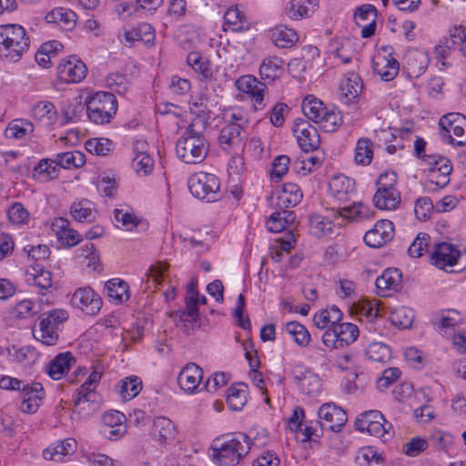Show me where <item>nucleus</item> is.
<instances>
[{"instance_id": "f257e3e1", "label": "nucleus", "mask_w": 466, "mask_h": 466, "mask_svg": "<svg viewBox=\"0 0 466 466\" xmlns=\"http://www.w3.org/2000/svg\"><path fill=\"white\" fill-rule=\"evenodd\" d=\"M207 119L204 116H197L186 128L176 144L177 157L186 164L201 163L208 152V142L204 136Z\"/></svg>"}, {"instance_id": "f03ea898", "label": "nucleus", "mask_w": 466, "mask_h": 466, "mask_svg": "<svg viewBox=\"0 0 466 466\" xmlns=\"http://www.w3.org/2000/svg\"><path fill=\"white\" fill-rule=\"evenodd\" d=\"M251 440L242 432L229 433L214 440L212 460L220 466L238 464L250 451Z\"/></svg>"}, {"instance_id": "7ed1b4c3", "label": "nucleus", "mask_w": 466, "mask_h": 466, "mask_svg": "<svg viewBox=\"0 0 466 466\" xmlns=\"http://www.w3.org/2000/svg\"><path fill=\"white\" fill-rule=\"evenodd\" d=\"M30 39L17 24L0 25V59L17 62L28 51Z\"/></svg>"}, {"instance_id": "20e7f679", "label": "nucleus", "mask_w": 466, "mask_h": 466, "mask_svg": "<svg viewBox=\"0 0 466 466\" xmlns=\"http://www.w3.org/2000/svg\"><path fill=\"white\" fill-rule=\"evenodd\" d=\"M86 114L90 121L104 125L111 121L117 110L116 96L109 92H96L86 100Z\"/></svg>"}, {"instance_id": "39448f33", "label": "nucleus", "mask_w": 466, "mask_h": 466, "mask_svg": "<svg viewBox=\"0 0 466 466\" xmlns=\"http://www.w3.org/2000/svg\"><path fill=\"white\" fill-rule=\"evenodd\" d=\"M68 319V314L64 309H52L42 313L39 317L38 339L46 346H53L58 340V329Z\"/></svg>"}, {"instance_id": "423d86ee", "label": "nucleus", "mask_w": 466, "mask_h": 466, "mask_svg": "<svg viewBox=\"0 0 466 466\" xmlns=\"http://www.w3.org/2000/svg\"><path fill=\"white\" fill-rule=\"evenodd\" d=\"M441 137L459 147L466 145V116L460 113H449L439 121Z\"/></svg>"}, {"instance_id": "0eeeda50", "label": "nucleus", "mask_w": 466, "mask_h": 466, "mask_svg": "<svg viewBox=\"0 0 466 466\" xmlns=\"http://www.w3.org/2000/svg\"><path fill=\"white\" fill-rule=\"evenodd\" d=\"M187 186L194 197L208 202L215 201L219 190V180L213 174L198 172L189 177Z\"/></svg>"}, {"instance_id": "6e6552de", "label": "nucleus", "mask_w": 466, "mask_h": 466, "mask_svg": "<svg viewBox=\"0 0 466 466\" xmlns=\"http://www.w3.org/2000/svg\"><path fill=\"white\" fill-rule=\"evenodd\" d=\"M235 86L239 92L248 96L255 110H262L266 106L265 83L252 75H245L236 80Z\"/></svg>"}, {"instance_id": "1a4fd4ad", "label": "nucleus", "mask_w": 466, "mask_h": 466, "mask_svg": "<svg viewBox=\"0 0 466 466\" xmlns=\"http://www.w3.org/2000/svg\"><path fill=\"white\" fill-rule=\"evenodd\" d=\"M319 427L334 432L341 431L348 420L347 413L333 403L322 404L319 409Z\"/></svg>"}, {"instance_id": "9d476101", "label": "nucleus", "mask_w": 466, "mask_h": 466, "mask_svg": "<svg viewBox=\"0 0 466 466\" xmlns=\"http://www.w3.org/2000/svg\"><path fill=\"white\" fill-rule=\"evenodd\" d=\"M71 305L86 315H96L102 306L100 296L90 287L77 289L71 298Z\"/></svg>"}, {"instance_id": "9b49d317", "label": "nucleus", "mask_w": 466, "mask_h": 466, "mask_svg": "<svg viewBox=\"0 0 466 466\" xmlns=\"http://www.w3.org/2000/svg\"><path fill=\"white\" fill-rule=\"evenodd\" d=\"M126 420L118 410L106 411L101 418L100 432L108 440L116 441L127 432Z\"/></svg>"}, {"instance_id": "f8f14e48", "label": "nucleus", "mask_w": 466, "mask_h": 466, "mask_svg": "<svg viewBox=\"0 0 466 466\" xmlns=\"http://www.w3.org/2000/svg\"><path fill=\"white\" fill-rule=\"evenodd\" d=\"M87 67L76 56L62 59L57 66V76L65 83H79L86 76Z\"/></svg>"}, {"instance_id": "ddd939ff", "label": "nucleus", "mask_w": 466, "mask_h": 466, "mask_svg": "<svg viewBox=\"0 0 466 466\" xmlns=\"http://www.w3.org/2000/svg\"><path fill=\"white\" fill-rule=\"evenodd\" d=\"M293 132L297 137L298 144L303 152L315 151L320 145V137L315 127L309 121L299 119L294 127Z\"/></svg>"}, {"instance_id": "4468645a", "label": "nucleus", "mask_w": 466, "mask_h": 466, "mask_svg": "<svg viewBox=\"0 0 466 466\" xmlns=\"http://www.w3.org/2000/svg\"><path fill=\"white\" fill-rule=\"evenodd\" d=\"M20 391L22 396L20 410L27 414L35 413L46 395L43 385L36 381L25 382Z\"/></svg>"}, {"instance_id": "2eb2a0df", "label": "nucleus", "mask_w": 466, "mask_h": 466, "mask_svg": "<svg viewBox=\"0 0 466 466\" xmlns=\"http://www.w3.org/2000/svg\"><path fill=\"white\" fill-rule=\"evenodd\" d=\"M384 53H378L372 62L374 73L379 75L383 81L394 79L400 70L399 62L388 52L387 47H383Z\"/></svg>"}, {"instance_id": "dca6fc26", "label": "nucleus", "mask_w": 466, "mask_h": 466, "mask_svg": "<svg viewBox=\"0 0 466 466\" xmlns=\"http://www.w3.org/2000/svg\"><path fill=\"white\" fill-rule=\"evenodd\" d=\"M394 236V228L391 221L382 219L378 221L373 228L364 235V242L370 248H380L390 241Z\"/></svg>"}, {"instance_id": "f3484780", "label": "nucleus", "mask_w": 466, "mask_h": 466, "mask_svg": "<svg viewBox=\"0 0 466 466\" xmlns=\"http://www.w3.org/2000/svg\"><path fill=\"white\" fill-rule=\"evenodd\" d=\"M429 165L432 166L430 175L431 183L441 188L445 187L450 182V175L452 171L451 161L441 156L430 157Z\"/></svg>"}, {"instance_id": "a211bd4d", "label": "nucleus", "mask_w": 466, "mask_h": 466, "mask_svg": "<svg viewBox=\"0 0 466 466\" xmlns=\"http://www.w3.org/2000/svg\"><path fill=\"white\" fill-rule=\"evenodd\" d=\"M25 281L30 286H35L40 292L46 291L52 287V273L44 267L35 262L25 270Z\"/></svg>"}, {"instance_id": "6ab92c4d", "label": "nucleus", "mask_w": 466, "mask_h": 466, "mask_svg": "<svg viewBox=\"0 0 466 466\" xmlns=\"http://www.w3.org/2000/svg\"><path fill=\"white\" fill-rule=\"evenodd\" d=\"M459 257L460 252L453 245L442 242L436 245L431 254V261L437 268L444 269L446 267L454 266Z\"/></svg>"}, {"instance_id": "aec40b11", "label": "nucleus", "mask_w": 466, "mask_h": 466, "mask_svg": "<svg viewBox=\"0 0 466 466\" xmlns=\"http://www.w3.org/2000/svg\"><path fill=\"white\" fill-rule=\"evenodd\" d=\"M202 377V369L195 363H188L180 371L177 382L185 392L193 393L198 390Z\"/></svg>"}, {"instance_id": "412c9836", "label": "nucleus", "mask_w": 466, "mask_h": 466, "mask_svg": "<svg viewBox=\"0 0 466 466\" xmlns=\"http://www.w3.org/2000/svg\"><path fill=\"white\" fill-rule=\"evenodd\" d=\"M177 434V429L174 422L164 416L154 419L150 430L151 437L160 444L167 443L173 441Z\"/></svg>"}, {"instance_id": "4be33fe9", "label": "nucleus", "mask_w": 466, "mask_h": 466, "mask_svg": "<svg viewBox=\"0 0 466 466\" xmlns=\"http://www.w3.org/2000/svg\"><path fill=\"white\" fill-rule=\"evenodd\" d=\"M429 61L426 53L419 50L410 51L406 55L404 73L410 78H418L426 71Z\"/></svg>"}, {"instance_id": "5701e85b", "label": "nucleus", "mask_w": 466, "mask_h": 466, "mask_svg": "<svg viewBox=\"0 0 466 466\" xmlns=\"http://www.w3.org/2000/svg\"><path fill=\"white\" fill-rule=\"evenodd\" d=\"M401 278V273L398 268L385 269L376 279L377 294L380 297L389 296L388 291L397 290L400 288Z\"/></svg>"}, {"instance_id": "b1692460", "label": "nucleus", "mask_w": 466, "mask_h": 466, "mask_svg": "<svg viewBox=\"0 0 466 466\" xmlns=\"http://www.w3.org/2000/svg\"><path fill=\"white\" fill-rule=\"evenodd\" d=\"M362 88L360 76L353 72L348 73L339 86L341 99L345 104L354 102L360 95Z\"/></svg>"}, {"instance_id": "393cba45", "label": "nucleus", "mask_w": 466, "mask_h": 466, "mask_svg": "<svg viewBox=\"0 0 466 466\" xmlns=\"http://www.w3.org/2000/svg\"><path fill=\"white\" fill-rule=\"evenodd\" d=\"M75 362L76 360L71 352L59 353L49 362L46 372L51 379L58 380L69 371Z\"/></svg>"}, {"instance_id": "a878e982", "label": "nucleus", "mask_w": 466, "mask_h": 466, "mask_svg": "<svg viewBox=\"0 0 466 466\" xmlns=\"http://www.w3.org/2000/svg\"><path fill=\"white\" fill-rule=\"evenodd\" d=\"M329 189L334 198L346 201L355 190V181L344 175H336L330 179Z\"/></svg>"}, {"instance_id": "bb28decb", "label": "nucleus", "mask_w": 466, "mask_h": 466, "mask_svg": "<svg viewBox=\"0 0 466 466\" xmlns=\"http://www.w3.org/2000/svg\"><path fill=\"white\" fill-rule=\"evenodd\" d=\"M284 61L277 56L265 57L258 68V74L261 79L273 82L279 79L284 72Z\"/></svg>"}, {"instance_id": "cd10ccee", "label": "nucleus", "mask_w": 466, "mask_h": 466, "mask_svg": "<svg viewBox=\"0 0 466 466\" xmlns=\"http://www.w3.org/2000/svg\"><path fill=\"white\" fill-rule=\"evenodd\" d=\"M302 197V191L297 184L285 183L278 195L276 206L279 209L293 208L300 203Z\"/></svg>"}, {"instance_id": "c85d7f7f", "label": "nucleus", "mask_w": 466, "mask_h": 466, "mask_svg": "<svg viewBox=\"0 0 466 466\" xmlns=\"http://www.w3.org/2000/svg\"><path fill=\"white\" fill-rule=\"evenodd\" d=\"M76 447V441L68 438L57 441L43 451V457L48 461H61L65 456L73 454Z\"/></svg>"}, {"instance_id": "c756f323", "label": "nucleus", "mask_w": 466, "mask_h": 466, "mask_svg": "<svg viewBox=\"0 0 466 466\" xmlns=\"http://www.w3.org/2000/svg\"><path fill=\"white\" fill-rule=\"evenodd\" d=\"M125 41L132 46L136 42H142L147 46H152L155 40V30L151 25L143 23L129 31L124 33Z\"/></svg>"}, {"instance_id": "7c9ffc66", "label": "nucleus", "mask_w": 466, "mask_h": 466, "mask_svg": "<svg viewBox=\"0 0 466 466\" xmlns=\"http://www.w3.org/2000/svg\"><path fill=\"white\" fill-rule=\"evenodd\" d=\"M318 6V0H291L286 6V14L294 20L311 15Z\"/></svg>"}, {"instance_id": "2f4dec72", "label": "nucleus", "mask_w": 466, "mask_h": 466, "mask_svg": "<svg viewBox=\"0 0 466 466\" xmlns=\"http://www.w3.org/2000/svg\"><path fill=\"white\" fill-rule=\"evenodd\" d=\"M322 162L323 157L321 155H309V152H304L294 160L292 168L296 173L306 176L319 168L322 165Z\"/></svg>"}, {"instance_id": "473e14b6", "label": "nucleus", "mask_w": 466, "mask_h": 466, "mask_svg": "<svg viewBox=\"0 0 466 466\" xmlns=\"http://www.w3.org/2000/svg\"><path fill=\"white\" fill-rule=\"evenodd\" d=\"M243 133L239 125L226 124L220 130L218 143L224 150H228L241 142Z\"/></svg>"}, {"instance_id": "72a5a7b5", "label": "nucleus", "mask_w": 466, "mask_h": 466, "mask_svg": "<svg viewBox=\"0 0 466 466\" xmlns=\"http://www.w3.org/2000/svg\"><path fill=\"white\" fill-rule=\"evenodd\" d=\"M32 116L44 126L49 127L56 122L57 112L53 103L49 101H40L33 106Z\"/></svg>"}, {"instance_id": "f704fd0d", "label": "nucleus", "mask_w": 466, "mask_h": 466, "mask_svg": "<svg viewBox=\"0 0 466 466\" xmlns=\"http://www.w3.org/2000/svg\"><path fill=\"white\" fill-rule=\"evenodd\" d=\"M68 224L66 218H58L55 219L53 228L63 244L73 247L81 240V236L76 230L69 228Z\"/></svg>"}, {"instance_id": "c9c22d12", "label": "nucleus", "mask_w": 466, "mask_h": 466, "mask_svg": "<svg viewBox=\"0 0 466 466\" xmlns=\"http://www.w3.org/2000/svg\"><path fill=\"white\" fill-rule=\"evenodd\" d=\"M47 23L57 24L66 30L75 27L76 22V15L70 9L57 7L50 11L46 15Z\"/></svg>"}, {"instance_id": "e433bc0d", "label": "nucleus", "mask_w": 466, "mask_h": 466, "mask_svg": "<svg viewBox=\"0 0 466 466\" xmlns=\"http://www.w3.org/2000/svg\"><path fill=\"white\" fill-rule=\"evenodd\" d=\"M146 147L147 144L144 142H137L134 145V150L137 154L133 158L132 164L137 174L147 175L153 168L154 162L152 157L144 150Z\"/></svg>"}, {"instance_id": "4c0bfd02", "label": "nucleus", "mask_w": 466, "mask_h": 466, "mask_svg": "<svg viewBox=\"0 0 466 466\" xmlns=\"http://www.w3.org/2000/svg\"><path fill=\"white\" fill-rule=\"evenodd\" d=\"M401 197L399 190H377L373 196V202L377 208L382 210L396 209L400 204Z\"/></svg>"}, {"instance_id": "58836bf2", "label": "nucleus", "mask_w": 466, "mask_h": 466, "mask_svg": "<svg viewBox=\"0 0 466 466\" xmlns=\"http://www.w3.org/2000/svg\"><path fill=\"white\" fill-rule=\"evenodd\" d=\"M270 37L279 48L291 47L298 41L297 33L284 25H279L270 31Z\"/></svg>"}, {"instance_id": "ea45409f", "label": "nucleus", "mask_w": 466, "mask_h": 466, "mask_svg": "<svg viewBox=\"0 0 466 466\" xmlns=\"http://www.w3.org/2000/svg\"><path fill=\"white\" fill-rule=\"evenodd\" d=\"M107 296L116 303H123L129 299L128 284L120 279H112L106 283Z\"/></svg>"}, {"instance_id": "a19ab883", "label": "nucleus", "mask_w": 466, "mask_h": 466, "mask_svg": "<svg viewBox=\"0 0 466 466\" xmlns=\"http://www.w3.org/2000/svg\"><path fill=\"white\" fill-rule=\"evenodd\" d=\"M225 24L234 32L248 31L250 24L246 15L237 6L228 8L224 14Z\"/></svg>"}, {"instance_id": "79ce46f5", "label": "nucleus", "mask_w": 466, "mask_h": 466, "mask_svg": "<svg viewBox=\"0 0 466 466\" xmlns=\"http://www.w3.org/2000/svg\"><path fill=\"white\" fill-rule=\"evenodd\" d=\"M328 106L312 95H308L302 101V111L309 120L318 124Z\"/></svg>"}, {"instance_id": "37998d69", "label": "nucleus", "mask_w": 466, "mask_h": 466, "mask_svg": "<svg viewBox=\"0 0 466 466\" xmlns=\"http://www.w3.org/2000/svg\"><path fill=\"white\" fill-rule=\"evenodd\" d=\"M342 312L336 306L320 310L313 317V322L319 329H326L339 324L342 319Z\"/></svg>"}, {"instance_id": "c03bdc74", "label": "nucleus", "mask_w": 466, "mask_h": 466, "mask_svg": "<svg viewBox=\"0 0 466 466\" xmlns=\"http://www.w3.org/2000/svg\"><path fill=\"white\" fill-rule=\"evenodd\" d=\"M339 213L342 218L356 221L368 219L373 215L370 208L362 202H354L351 206L341 208Z\"/></svg>"}, {"instance_id": "a18cd8bd", "label": "nucleus", "mask_w": 466, "mask_h": 466, "mask_svg": "<svg viewBox=\"0 0 466 466\" xmlns=\"http://www.w3.org/2000/svg\"><path fill=\"white\" fill-rule=\"evenodd\" d=\"M58 167L52 158L41 159L33 169V177L41 181L46 182L58 176Z\"/></svg>"}, {"instance_id": "49530a36", "label": "nucleus", "mask_w": 466, "mask_h": 466, "mask_svg": "<svg viewBox=\"0 0 466 466\" xmlns=\"http://www.w3.org/2000/svg\"><path fill=\"white\" fill-rule=\"evenodd\" d=\"M70 213L78 222H92L96 218L93 203L87 199L74 202L71 205Z\"/></svg>"}, {"instance_id": "de8ad7c7", "label": "nucleus", "mask_w": 466, "mask_h": 466, "mask_svg": "<svg viewBox=\"0 0 466 466\" xmlns=\"http://www.w3.org/2000/svg\"><path fill=\"white\" fill-rule=\"evenodd\" d=\"M342 124V116L340 111L331 106H327L321 116V119L318 122L319 127L325 132H333Z\"/></svg>"}, {"instance_id": "09e8293b", "label": "nucleus", "mask_w": 466, "mask_h": 466, "mask_svg": "<svg viewBox=\"0 0 466 466\" xmlns=\"http://www.w3.org/2000/svg\"><path fill=\"white\" fill-rule=\"evenodd\" d=\"M54 162L57 167L71 169L82 167L86 163V157L80 151H68L57 154Z\"/></svg>"}, {"instance_id": "8fccbe9b", "label": "nucleus", "mask_w": 466, "mask_h": 466, "mask_svg": "<svg viewBox=\"0 0 466 466\" xmlns=\"http://www.w3.org/2000/svg\"><path fill=\"white\" fill-rule=\"evenodd\" d=\"M142 390V381L137 376L127 377L120 381L117 391L123 400H130L137 397Z\"/></svg>"}, {"instance_id": "3c124183", "label": "nucleus", "mask_w": 466, "mask_h": 466, "mask_svg": "<svg viewBox=\"0 0 466 466\" xmlns=\"http://www.w3.org/2000/svg\"><path fill=\"white\" fill-rule=\"evenodd\" d=\"M332 222L329 218L315 214L309 217V229L316 238L325 237L332 232Z\"/></svg>"}, {"instance_id": "603ef678", "label": "nucleus", "mask_w": 466, "mask_h": 466, "mask_svg": "<svg viewBox=\"0 0 466 466\" xmlns=\"http://www.w3.org/2000/svg\"><path fill=\"white\" fill-rule=\"evenodd\" d=\"M373 158V143L367 137L358 140L355 148V161L357 164L368 166Z\"/></svg>"}, {"instance_id": "864d4df0", "label": "nucleus", "mask_w": 466, "mask_h": 466, "mask_svg": "<svg viewBox=\"0 0 466 466\" xmlns=\"http://www.w3.org/2000/svg\"><path fill=\"white\" fill-rule=\"evenodd\" d=\"M336 329L339 333L338 338L341 342V348L350 346L356 341L360 336L359 328L353 323L339 322V324L336 325Z\"/></svg>"}, {"instance_id": "5fc2aeb1", "label": "nucleus", "mask_w": 466, "mask_h": 466, "mask_svg": "<svg viewBox=\"0 0 466 466\" xmlns=\"http://www.w3.org/2000/svg\"><path fill=\"white\" fill-rule=\"evenodd\" d=\"M366 356L372 361L386 363L391 359V350L382 342H371L366 349Z\"/></svg>"}, {"instance_id": "6e6d98bb", "label": "nucleus", "mask_w": 466, "mask_h": 466, "mask_svg": "<svg viewBox=\"0 0 466 466\" xmlns=\"http://www.w3.org/2000/svg\"><path fill=\"white\" fill-rule=\"evenodd\" d=\"M286 331L292 336L294 341L300 347H307L311 339L307 328L298 321H290L286 324Z\"/></svg>"}, {"instance_id": "4d7b16f0", "label": "nucleus", "mask_w": 466, "mask_h": 466, "mask_svg": "<svg viewBox=\"0 0 466 466\" xmlns=\"http://www.w3.org/2000/svg\"><path fill=\"white\" fill-rule=\"evenodd\" d=\"M34 130L33 125L29 121L21 119L13 120L9 123L5 130V136L7 138H24L26 135L32 133Z\"/></svg>"}, {"instance_id": "13d9d810", "label": "nucleus", "mask_w": 466, "mask_h": 466, "mask_svg": "<svg viewBox=\"0 0 466 466\" xmlns=\"http://www.w3.org/2000/svg\"><path fill=\"white\" fill-rule=\"evenodd\" d=\"M167 269V265L163 262H157L151 265L146 275V289H156L162 283L164 272Z\"/></svg>"}, {"instance_id": "bf43d9fd", "label": "nucleus", "mask_w": 466, "mask_h": 466, "mask_svg": "<svg viewBox=\"0 0 466 466\" xmlns=\"http://www.w3.org/2000/svg\"><path fill=\"white\" fill-rule=\"evenodd\" d=\"M114 218L116 226L119 228L131 231L137 227L139 218L133 213L124 209H115Z\"/></svg>"}, {"instance_id": "052dcab7", "label": "nucleus", "mask_w": 466, "mask_h": 466, "mask_svg": "<svg viewBox=\"0 0 466 466\" xmlns=\"http://www.w3.org/2000/svg\"><path fill=\"white\" fill-rule=\"evenodd\" d=\"M113 142L105 137H96L89 139L86 144V148L97 156H106L112 149Z\"/></svg>"}, {"instance_id": "680f3d73", "label": "nucleus", "mask_w": 466, "mask_h": 466, "mask_svg": "<svg viewBox=\"0 0 466 466\" xmlns=\"http://www.w3.org/2000/svg\"><path fill=\"white\" fill-rule=\"evenodd\" d=\"M246 390L236 386H230L228 389L227 401L229 407L234 410H239L246 403Z\"/></svg>"}, {"instance_id": "e2e57ef3", "label": "nucleus", "mask_w": 466, "mask_h": 466, "mask_svg": "<svg viewBox=\"0 0 466 466\" xmlns=\"http://www.w3.org/2000/svg\"><path fill=\"white\" fill-rule=\"evenodd\" d=\"M448 48H459L461 54L466 56V28L460 26L454 28L450 39L446 42Z\"/></svg>"}, {"instance_id": "0e129e2a", "label": "nucleus", "mask_w": 466, "mask_h": 466, "mask_svg": "<svg viewBox=\"0 0 466 466\" xmlns=\"http://www.w3.org/2000/svg\"><path fill=\"white\" fill-rule=\"evenodd\" d=\"M413 317L414 315L410 309L402 307L392 312L391 321L395 326L407 329L412 325Z\"/></svg>"}, {"instance_id": "69168bd1", "label": "nucleus", "mask_w": 466, "mask_h": 466, "mask_svg": "<svg viewBox=\"0 0 466 466\" xmlns=\"http://www.w3.org/2000/svg\"><path fill=\"white\" fill-rule=\"evenodd\" d=\"M427 448L428 441L420 436H416L402 446V452L407 456L416 457Z\"/></svg>"}, {"instance_id": "338daca9", "label": "nucleus", "mask_w": 466, "mask_h": 466, "mask_svg": "<svg viewBox=\"0 0 466 466\" xmlns=\"http://www.w3.org/2000/svg\"><path fill=\"white\" fill-rule=\"evenodd\" d=\"M401 375L399 368L393 367L383 370L381 377L377 380V388L383 391L396 382Z\"/></svg>"}, {"instance_id": "774afa93", "label": "nucleus", "mask_w": 466, "mask_h": 466, "mask_svg": "<svg viewBox=\"0 0 466 466\" xmlns=\"http://www.w3.org/2000/svg\"><path fill=\"white\" fill-rule=\"evenodd\" d=\"M290 158L287 155H279L272 161L270 176L272 178L281 179L289 170Z\"/></svg>"}]
</instances>
